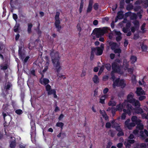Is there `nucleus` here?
Listing matches in <instances>:
<instances>
[{"label": "nucleus", "instance_id": "1", "mask_svg": "<svg viewBox=\"0 0 148 148\" xmlns=\"http://www.w3.org/2000/svg\"><path fill=\"white\" fill-rule=\"evenodd\" d=\"M54 51V50H52L50 53V55L51 57L54 67L55 68L56 71L57 73V76H59V77H62L63 79H65L66 78V77L63 75H60L59 73L62 68L60 66V63L59 62L60 57L59 53L58 51Z\"/></svg>", "mask_w": 148, "mask_h": 148}, {"label": "nucleus", "instance_id": "2", "mask_svg": "<svg viewBox=\"0 0 148 148\" xmlns=\"http://www.w3.org/2000/svg\"><path fill=\"white\" fill-rule=\"evenodd\" d=\"M111 79L113 81L112 87L113 88H115L116 86L121 87L122 88L125 87L126 84L124 79H120V78H118L115 80V77L114 75L113 74V73H111Z\"/></svg>", "mask_w": 148, "mask_h": 148}, {"label": "nucleus", "instance_id": "3", "mask_svg": "<svg viewBox=\"0 0 148 148\" xmlns=\"http://www.w3.org/2000/svg\"><path fill=\"white\" fill-rule=\"evenodd\" d=\"M107 32V28L106 27H104L102 29L95 28L93 31V32L96 35L97 38H99L101 37Z\"/></svg>", "mask_w": 148, "mask_h": 148}, {"label": "nucleus", "instance_id": "4", "mask_svg": "<svg viewBox=\"0 0 148 148\" xmlns=\"http://www.w3.org/2000/svg\"><path fill=\"white\" fill-rule=\"evenodd\" d=\"M60 13L59 12H56V14L54 18L55 21L54 25L57 28V31L60 33V30L62 28V26L60 25V20L59 17Z\"/></svg>", "mask_w": 148, "mask_h": 148}, {"label": "nucleus", "instance_id": "5", "mask_svg": "<svg viewBox=\"0 0 148 148\" xmlns=\"http://www.w3.org/2000/svg\"><path fill=\"white\" fill-rule=\"evenodd\" d=\"M112 73H119L121 71V66L116 62L112 63Z\"/></svg>", "mask_w": 148, "mask_h": 148}, {"label": "nucleus", "instance_id": "6", "mask_svg": "<svg viewBox=\"0 0 148 148\" xmlns=\"http://www.w3.org/2000/svg\"><path fill=\"white\" fill-rule=\"evenodd\" d=\"M91 48H95L96 55L99 56L101 55L103 53L104 49V44L102 43L100 47H92Z\"/></svg>", "mask_w": 148, "mask_h": 148}, {"label": "nucleus", "instance_id": "7", "mask_svg": "<svg viewBox=\"0 0 148 148\" xmlns=\"http://www.w3.org/2000/svg\"><path fill=\"white\" fill-rule=\"evenodd\" d=\"M128 102H127L125 106V107L127 108V109H123V111L124 112H126L129 115L131 114V110H132V105L128 103Z\"/></svg>", "mask_w": 148, "mask_h": 148}, {"label": "nucleus", "instance_id": "8", "mask_svg": "<svg viewBox=\"0 0 148 148\" xmlns=\"http://www.w3.org/2000/svg\"><path fill=\"white\" fill-rule=\"evenodd\" d=\"M126 103L127 101L125 100L122 104L120 103L117 105L116 106V108L117 110L120 112L122 111L123 108L125 107Z\"/></svg>", "mask_w": 148, "mask_h": 148}, {"label": "nucleus", "instance_id": "9", "mask_svg": "<svg viewBox=\"0 0 148 148\" xmlns=\"http://www.w3.org/2000/svg\"><path fill=\"white\" fill-rule=\"evenodd\" d=\"M136 93L137 96H138L145 94V91L143 90V89L141 87H138L137 88Z\"/></svg>", "mask_w": 148, "mask_h": 148}, {"label": "nucleus", "instance_id": "10", "mask_svg": "<svg viewBox=\"0 0 148 148\" xmlns=\"http://www.w3.org/2000/svg\"><path fill=\"white\" fill-rule=\"evenodd\" d=\"M114 31L115 34L117 36L116 38V40L117 42L120 41L122 38L121 33L120 31H116V30H114Z\"/></svg>", "mask_w": 148, "mask_h": 148}, {"label": "nucleus", "instance_id": "11", "mask_svg": "<svg viewBox=\"0 0 148 148\" xmlns=\"http://www.w3.org/2000/svg\"><path fill=\"white\" fill-rule=\"evenodd\" d=\"M130 103L136 107H137L138 106L140 107V102L139 101L136 100L135 99H133L132 101H131Z\"/></svg>", "mask_w": 148, "mask_h": 148}, {"label": "nucleus", "instance_id": "12", "mask_svg": "<svg viewBox=\"0 0 148 148\" xmlns=\"http://www.w3.org/2000/svg\"><path fill=\"white\" fill-rule=\"evenodd\" d=\"M134 93L132 92H130L128 95L127 96V100H126L127 102L130 103V101H132L133 99L135 98H134Z\"/></svg>", "mask_w": 148, "mask_h": 148}, {"label": "nucleus", "instance_id": "13", "mask_svg": "<svg viewBox=\"0 0 148 148\" xmlns=\"http://www.w3.org/2000/svg\"><path fill=\"white\" fill-rule=\"evenodd\" d=\"M123 12L122 11L118 12L117 13V16L115 19V22H116L117 21V18L121 19H122L123 17Z\"/></svg>", "mask_w": 148, "mask_h": 148}, {"label": "nucleus", "instance_id": "14", "mask_svg": "<svg viewBox=\"0 0 148 148\" xmlns=\"http://www.w3.org/2000/svg\"><path fill=\"white\" fill-rule=\"evenodd\" d=\"M41 79H40L39 82L42 84L47 85L49 82V80L48 79L44 78L42 80Z\"/></svg>", "mask_w": 148, "mask_h": 148}, {"label": "nucleus", "instance_id": "15", "mask_svg": "<svg viewBox=\"0 0 148 148\" xmlns=\"http://www.w3.org/2000/svg\"><path fill=\"white\" fill-rule=\"evenodd\" d=\"M20 25L18 23H16L15 26L14 27L13 30L15 32L19 33V31L20 28Z\"/></svg>", "mask_w": 148, "mask_h": 148}, {"label": "nucleus", "instance_id": "16", "mask_svg": "<svg viewBox=\"0 0 148 148\" xmlns=\"http://www.w3.org/2000/svg\"><path fill=\"white\" fill-rule=\"evenodd\" d=\"M137 60V57L134 55H132L131 56L130 58V61L132 64H134Z\"/></svg>", "mask_w": 148, "mask_h": 148}, {"label": "nucleus", "instance_id": "17", "mask_svg": "<svg viewBox=\"0 0 148 148\" xmlns=\"http://www.w3.org/2000/svg\"><path fill=\"white\" fill-rule=\"evenodd\" d=\"M131 120L132 122H134L136 124L138 122L140 123V121L139 119H138L137 117L136 116H132L131 118Z\"/></svg>", "mask_w": 148, "mask_h": 148}, {"label": "nucleus", "instance_id": "18", "mask_svg": "<svg viewBox=\"0 0 148 148\" xmlns=\"http://www.w3.org/2000/svg\"><path fill=\"white\" fill-rule=\"evenodd\" d=\"M95 52V48H91V51L90 52V60L92 61L93 60L94 58V53Z\"/></svg>", "mask_w": 148, "mask_h": 148}, {"label": "nucleus", "instance_id": "19", "mask_svg": "<svg viewBox=\"0 0 148 148\" xmlns=\"http://www.w3.org/2000/svg\"><path fill=\"white\" fill-rule=\"evenodd\" d=\"M140 45L142 49V51L145 52L147 51V49L148 47L147 45L144 44V42H143L141 43Z\"/></svg>", "mask_w": 148, "mask_h": 148}, {"label": "nucleus", "instance_id": "20", "mask_svg": "<svg viewBox=\"0 0 148 148\" xmlns=\"http://www.w3.org/2000/svg\"><path fill=\"white\" fill-rule=\"evenodd\" d=\"M141 121H140V123H136L137 125L136 128L139 130H142L143 129V125L141 123Z\"/></svg>", "mask_w": 148, "mask_h": 148}, {"label": "nucleus", "instance_id": "21", "mask_svg": "<svg viewBox=\"0 0 148 148\" xmlns=\"http://www.w3.org/2000/svg\"><path fill=\"white\" fill-rule=\"evenodd\" d=\"M135 111L136 113L140 114H142L143 112V109L138 106L136 107L135 109Z\"/></svg>", "mask_w": 148, "mask_h": 148}, {"label": "nucleus", "instance_id": "22", "mask_svg": "<svg viewBox=\"0 0 148 148\" xmlns=\"http://www.w3.org/2000/svg\"><path fill=\"white\" fill-rule=\"evenodd\" d=\"M92 80L93 82L95 84H98L99 82L98 77L96 75H94L93 77L92 78Z\"/></svg>", "mask_w": 148, "mask_h": 148}, {"label": "nucleus", "instance_id": "23", "mask_svg": "<svg viewBox=\"0 0 148 148\" xmlns=\"http://www.w3.org/2000/svg\"><path fill=\"white\" fill-rule=\"evenodd\" d=\"M109 45L111 47V49L113 50L117 46V43L116 42H113L112 43L111 42H109Z\"/></svg>", "mask_w": 148, "mask_h": 148}, {"label": "nucleus", "instance_id": "24", "mask_svg": "<svg viewBox=\"0 0 148 148\" xmlns=\"http://www.w3.org/2000/svg\"><path fill=\"white\" fill-rule=\"evenodd\" d=\"M64 125V123L62 122H57L56 124V126L59 127L61 128V130L62 131Z\"/></svg>", "mask_w": 148, "mask_h": 148}, {"label": "nucleus", "instance_id": "25", "mask_svg": "<svg viewBox=\"0 0 148 148\" xmlns=\"http://www.w3.org/2000/svg\"><path fill=\"white\" fill-rule=\"evenodd\" d=\"M84 3V2L83 0H81L79 9V12L80 13H81L83 10Z\"/></svg>", "mask_w": 148, "mask_h": 148}, {"label": "nucleus", "instance_id": "26", "mask_svg": "<svg viewBox=\"0 0 148 148\" xmlns=\"http://www.w3.org/2000/svg\"><path fill=\"white\" fill-rule=\"evenodd\" d=\"M33 27V25L31 23L28 24L27 32L29 34L31 33L32 32V28Z\"/></svg>", "mask_w": 148, "mask_h": 148}, {"label": "nucleus", "instance_id": "27", "mask_svg": "<svg viewBox=\"0 0 148 148\" xmlns=\"http://www.w3.org/2000/svg\"><path fill=\"white\" fill-rule=\"evenodd\" d=\"M8 67V65L7 63H5L4 65H1L0 66V68L1 70H5Z\"/></svg>", "mask_w": 148, "mask_h": 148}, {"label": "nucleus", "instance_id": "28", "mask_svg": "<svg viewBox=\"0 0 148 148\" xmlns=\"http://www.w3.org/2000/svg\"><path fill=\"white\" fill-rule=\"evenodd\" d=\"M116 104V103L114 101L110 100L108 103V105L110 106H115Z\"/></svg>", "mask_w": 148, "mask_h": 148}, {"label": "nucleus", "instance_id": "29", "mask_svg": "<svg viewBox=\"0 0 148 148\" xmlns=\"http://www.w3.org/2000/svg\"><path fill=\"white\" fill-rule=\"evenodd\" d=\"M12 85L11 84L8 82L7 84L5 86V91L6 92L8 91L10 89V88L12 86Z\"/></svg>", "mask_w": 148, "mask_h": 148}, {"label": "nucleus", "instance_id": "30", "mask_svg": "<svg viewBox=\"0 0 148 148\" xmlns=\"http://www.w3.org/2000/svg\"><path fill=\"white\" fill-rule=\"evenodd\" d=\"M125 4L124 0H121L120 1L119 4V8L121 9H123L124 8Z\"/></svg>", "mask_w": 148, "mask_h": 148}, {"label": "nucleus", "instance_id": "31", "mask_svg": "<svg viewBox=\"0 0 148 148\" xmlns=\"http://www.w3.org/2000/svg\"><path fill=\"white\" fill-rule=\"evenodd\" d=\"M137 18V15L134 13H133L130 16V18L132 20H136Z\"/></svg>", "mask_w": 148, "mask_h": 148}, {"label": "nucleus", "instance_id": "32", "mask_svg": "<svg viewBox=\"0 0 148 148\" xmlns=\"http://www.w3.org/2000/svg\"><path fill=\"white\" fill-rule=\"evenodd\" d=\"M113 50L115 53H119V56H120V54L121 52V50L120 48L115 49Z\"/></svg>", "mask_w": 148, "mask_h": 148}, {"label": "nucleus", "instance_id": "33", "mask_svg": "<svg viewBox=\"0 0 148 148\" xmlns=\"http://www.w3.org/2000/svg\"><path fill=\"white\" fill-rule=\"evenodd\" d=\"M133 23L134 25V27H137V28L138 29L140 25L138 21L137 20H135L134 21Z\"/></svg>", "mask_w": 148, "mask_h": 148}, {"label": "nucleus", "instance_id": "34", "mask_svg": "<svg viewBox=\"0 0 148 148\" xmlns=\"http://www.w3.org/2000/svg\"><path fill=\"white\" fill-rule=\"evenodd\" d=\"M136 125V124L134 122H132L130 123V124H129V125L127 127V128L129 129H131L132 128V127H134Z\"/></svg>", "mask_w": 148, "mask_h": 148}, {"label": "nucleus", "instance_id": "35", "mask_svg": "<svg viewBox=\"0 0 148 148\" xmlns=\"http://www.w3.org/2000/svg\"><path fill=\"white\" fill-rule=\"evenodd\" d=\"M16 145V143L15 141H11L10 144V147L11 148H14Z\"/></svg>", "mask_w": 148, "mask_h": 148}, {"label": "nucleus", "instance_id": "36", "mask_svg": "<svg viewBox=\"0 0 148 148\" xmlns=\"http://www.w3.org/2000/svg\"><path fill=\"white\" fill-rule=\"evenodd\" d=\"M108 134L112 137H113L114 136L115 133L113 131L110 130L108 132Z\"/></svg>", "mask_w": 148, "mask_h": 148}, {"label": "nucleus", "instance_id": "37", "mask_svg": "<svg viewBox=\"0 0 148 148\" xmlns=\"http://www.w3.org/2000/svg\"><path fill=\"white\" fill-rule=\"evenodd\" d=\"M103 117L107 121H108L109 117L107 115L105 111H103Z\"/></svg>", "mask_w": 148, "mask_h": 148}, {"label": "nucleus", "instance_id": "38", "mask_svg": "<svg viewBox=\"0 0 148 148\" xmlns=\"http://www.w3.org/2000/svg\"><path fill=\"white\" fill-rule=\"evenodd\" d=\"M104 69V66L102 65L99 69V71L98 73V75H100L103 71Z\"/></svg>", "mask_w": 148, "mask_h": 148}, {"label": "nucleus", "instance_id": "39", "mask_svg": "<svg viewBox=\"0 0 148 148\" xmlns=\"http://www.w3.org/2000/svg\"><path fill=\"white\" fill-rule=\"evenodd\" d=\"M56 92V90L55 89H51L49 91L47 92L48 95H51L52 94H53L55 92Z\"/></svg>", "mask_w": 148, "mask_h": 148}, {"label": "nucleus", "instance_id": "40", "mask_svg": "<svg viewBox=\"0 0 148 148\" xmlns=\"http://www.w3.org/2000/svg\"><path fill=\"white\" fill-rule=\"evenodd\" d=\"M142 118L143 119H148V112L147 114L143 113L141 114Z\"/></svg>", "mask_w": 148, "mask_h": 148}, {"label": "nucleus", "instance_id": "41", "mask_svg": "<svg viewBox=\"0 0 148 148\" xmlns=\"http://www.w3.org/2000/svg\"><path fill=\"white\" fill-rule=\"evenodd\" d=\"M92 9V6L88 5L86 10V13H89L91 12Z\"/></svg>", "mask_w": 148, "mask_h": 148}, {"label": "nucleus", "instance_id": "42", "mask_svg": "<svg viewBox=\"0 0 148 148\" xmlns=\"http://www.w3.org/2000/svg\"><path fill=\"white\" fill-rule=\"evenodd\" d=\"M146 23H144L141 27V29L143 33H145L146 30H145V27Z\"/></svg>", "mask_w": 148, "mask_h": 148}, {"label": "nucleus", "instance_id": "43", "mask_svg": "<svg viewBox=\"0 0 148 148\" xmlns=\"http://www.w3.org/2000/svg\"><path fill=\"white\" fill-rule=\"evenodd\" d=\"M105 66L106 69L108 71L111 70V65L110 64L107 63L105 64Z\"/></svg>", "mask_w": 148, "mask_h": 148}, {"label": "nucleus", "instance_id": "44", "mask_svg": "<svg viewBox=\"0 0 148 148\" xmlns=\"http://www.w3.org/2000/svg\"><path fill=\"white\" fill-rule=\"evenodd\" d=\"M15 113L18 114L20 115L23 113V111L21 109H18L15 110Z\"/></svg>", "mask_w": 148, "mask_h": 148}, {"label": "nucleus", "instance_id": "45", "mask_svg": "<svg viewBox=\"0 0 148 148\" xmlns=\"http://www.w3.org/2000/svg\"><path fill=\"white\" fill-rule=\"evenodd\" d=\"M117 111L115 108H112L111 110V112L113 116H114L116 112Z\"/></svg>", "mask_w": 148, "mask_h": 148}, {"label": "nucleus", "instance_id": "46", "mask_svg": "<svg viewBox=\"0 0 148 148\" xmlns=\"http://www.w3.org/2000/svg\"><path fill=\"white\" fill-rule=\"evenodd\" d=\"M133 8V6L130 5H127L126 7V10L128 11L131 10Z\"/></svg>", "mask_w": 148, "mask_h": 148}, {"label": "nucleus", "instance_id": "47", "mask_svg": "<svg viewBox=\"0 0 148 148\" xmlns=\"http://www.w3.org/2000/svg\"><path fill=\"white\" fill-rule=\"evenodd\" d=\"M140 96L138 97V100L140 101H142L145 99L146 98V97L144 95Z\"/></svg>", "mask_w": 148, "mask_h": 148}, {"label": "nucleus", "instance_id": "48", "mask_svg": "<svg viewBox=\"0 0 148 148\" xmlns=\"http://www.w3.org/2000/svg\"><path fill=\"white\" fill-rule=\"evenodd\" d=\"M105 99L104 98H103L102 97H101V98L99 99V103L102 104H104L105 103Z\"/></svg>", "mask_w": 148, "mask_h": 148}, {"label": "nucleus", "instance_id": "49", "mask_svg": "<svg viewBox=\"0 0 148 148\" xmlns=\"http://www.w3.org/2000/svg\"><path fill=\"white\" fill-rule=\"evenodd\" d=\"M51 89V87L50 85L49 84H47L46 86V90L48 92Z\"/></svg>", "mask_w": 148, "mask_h": 148}, {"label": "nucleus", "instance_id": "50", "mask_svg": "<svg viewBox=\"0 0 148 148\" xmlns=\"http://www.w3.org/2000/svg\"><path fill=\"white\" fill-rule=\"evenodd\" d=\"M93 8L95 10H98L99 7V5L97 3H95L93 5Z\"/></svg>", "mask_w": 148, "mask_h": 148}, {"label": "nucleus", "instance_id": "51", "mask_svg": "<svg viewBox=\"0 0 148 148\" xmlns=\"http://www.w3.org/2000/svg\"><path fill=\"white\" fill-rule=\"evenodd\" d=\"M124 133L122 130L119 132L117 134V135L118 136L120 137L124 135Z\"/></svg>", "mask_w": 148, "mask_h": 148}, {"label": "nucleus", "instance_id": "52", "mask_svg": "<svg viewBox=\"0 0 148 148\" xmlns=\"http://www.w3.org/2000/svg\"><path fill=\"white\" fill-rule=\"evenodd\" d=\"M76 27L77 30L78 31H79V32H81L82 29L80 27V25L79 23L77 24Z\"/></svg>", "mask_w": 148, "mask_h": 148}, {"label": "nucleus", "instance_id": "53", "mask_svg": "<svg viewBox=\"0 0 148 148\" xmlns=\"http://www.w3.org/2000/svg\"><path fill=\"white\" fill-rule=\"evenodd\" d=\"M130 121V119H127L125 122V124L127 127L130 124L129 122Z\"/></svg>", "mask_w": 148, "mask_h": 148}, {"label": "nucleus", "instance_id": "54", "mask_svg": "<svg viewBox=\"0 0 148 148\" xmlns=\"http://www.w3.org/2000/svg\"><path fill=\"white\" fill-rule=\"evenodd\" d=\"M127 114L126 112H124L123 113L121 116V119L123 120L125 119L126 117V114Z\"/></svg>", "mask_w": 148, "mask_h": 148}, {"label": "nucleus", "instance_id": "55", "mask_svg": "<svg viewBox=\"0 0 148 148\" xmlns=\"http://www.w3.org/2000/svg\"><path fill=\"white\" fill-rule=\"evenodd\" d=\"M137 29H138L137 27H132L131 28V32L132 33H134Z\"/></svg>", "mask_w": 148, "mask_h": 148}, {"label": "nucleus", "instance_id": "56", "mask_svg": "<svg viewBox=\"0 0 148 148\" xmlns=\"http://www.w3.org/2000/svg\"><path fill=\"white\" fill-rule=\"evenodd\" d=\"M123 65H125V67L127 68L129 66L128 62L126 60H124L123 62Z\"/></svg>", "mask_w": 148, "mask_h": 148}, {"label": "nucleus", "instance_id": "57", "mask_svg": "<svg viewBox=\"0 0 148 148\" xmlns=\"http://www.w3.org/2000/svg\"><path fill=\"white\" fill-rule=\"evenodd\" d=\"M55 106H56V107L54 109V111L56 112L59 111H60V109L59 107L57 106L56 104L55 105Z\"/></svg>", "mask_w": 148, "mask_h": 148}, {"label": "nucleus", "instance_id": "58", "mask_svg": "<svg viewBox=\"0 0 148 148\" xmlns=\"http://www.w3.org/2000/svg\"><path fill=\"white\" fill-rule=\"evenodd\" d=\"M111 124L109 122H107L106 123V128H109L111 127Z\"/></svg>", "mask_w": 148, "mask_h": 148}, {"label": "nucleus", "instance_id": "59", "mask_svg": "<svg viewBox=\"0 0 148 148\" xmlns=\"http://www.w3.org/2000/svg\"><path fill=\"white\" fill-rule=\"evenodd\" d=\"M112 145V143L110 141L106 145V148H110L111 146Z\"/></svg>", "mask_w": 148, "mask_h": 148}, {"label": "nucleus", "instance_id": "60", "mask_svg": "<svg viewBox=\"0 0 148 148\" xmlns=\"http://www.w3.org/2000/svg\"><path fill=\"white\" fill-rule=\"evenodd\" d=\"M20 58L23 60L24 58L25 54L24 53L18 55Z\"/></svg>", "mask_w": 148, "mask_h": 148}, {"label": "nucleus", "instance_id": "61", "mask_svg": "<svg viewBox=\"0 0 148 148\" xmlns=\"http://www.w3.org/2000/svg\"><path fill=\"white\" fill-rule=\"evenodd\" d=\"M141 8V7L139 6H136L134 8V10L135 11L137 12L139 10H140Z\"/></svg>", "mask_w": 148, "mask_h": 148}, {"label": "nucleus", "instance_id": "62", "mask_svg": "<svg viewBox=\"0 0 148 148\" xmlns=\"http://www.w3.org/2000/svg\"><path fill=\"white\" fill-rule=\"evenodd\" d=\"M13 18L14 20H15L16 21V20L18 18L17 15L16 14H13Z\"/></svg>", "mask_w": 148, "mask_h": 148}, {"label": "nucleus", "instance_id": "63", "mask_svg": "<svg viewBox=\"0 0 148 148\" xmlns=\"http://www.w3.org/2000/svg\"><path fill=\"white\" fill-rule=\"evenodd\" d=\"M140 146L141 147V148H145L146 147V144L145 143H140Z\"/></svg>", "mask_w": 148, "mask_h": 148}, {"label": "nucleus", "instance_id": "64", "mask_svg": "<svg viewBox=\"0 0 148 148\" xmlns=\"http://www.w3.org/2000/svg\"><path fill=\"white\" fill-rule=\"evenodd\" d=\"M131 25V24L130 22L127 23L125 25V27L128 29L130 27Z\"/></svg>", "mask_w": 148, "mask_h": 148}]
</instances>
